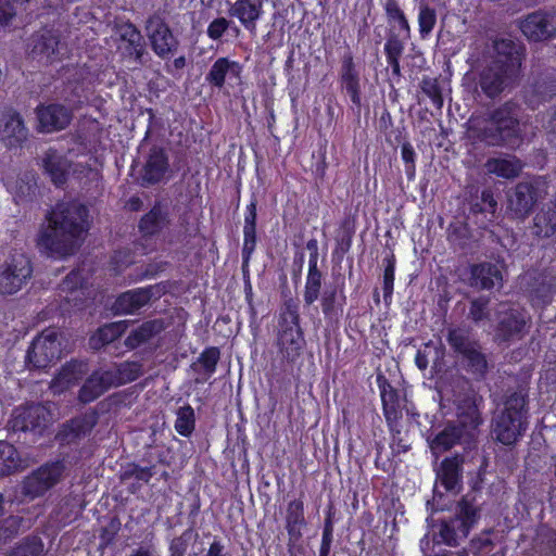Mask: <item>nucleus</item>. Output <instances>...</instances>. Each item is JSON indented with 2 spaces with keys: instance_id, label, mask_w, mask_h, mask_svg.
Returning <instances> with one entry per match:
<instances>
[{
  "instance_id": "1a4fd4ad",
  "label": "nucleus",
  "mask_w": 556,
  "mask_h": 556,
  "mask_svg": "<svg viewBox=\"0 0 556 556\" xmlns=\"http://www.w3.org/2000/svg\"><path fill=\"white\" fill-rule=\"evenodd\" d=\"M61 355L62 349L58 331L54 328H46L30 342L25 364L29 370H45L56 364Z\"/></svg>"
},
{
  "instance_id": "ddd939ff",
  "label": "nucleus",
  "mask_w": 556,
  "mask_h": 556,
  "mask_svg": "<svg viewBox=\"0 0 556 556\" xmlns=\"http://www.w3.org/2000/svg\"><path fill=\"white\" fill-rule=\"evenodd\" d=\"M338 83L342 94L351 102V110L359 115L363 105L362 77L350 50L341 58Z\"/></svg>"
},
{
  "instance_id": "e433bc0d",
  "label": "nucleus",
  "mask_w": 556,
  "mask_h": 556,
  "mask_svg": "<svg viewBox=\"0 0 556 556\" xmlns=\"http://www.w3.org/2000/svg\"><path fill=\"white\" fill-rule=\"evenodd\" d=\"M464 437H470L455 422L448 421L434 437L428 438L429 447L433 454L444 453L459 444Z\"/></svg>"
},
{
  "instance_id": "f704fd0d",
  "label": "nucleus",
  "mask_w": 556,
  "mask_h": 556,
  "mask_svg": "<svg viewBox=\"0 0 556 556\" xmlns=\"http://www.w3.org/2000/svg\"><path fill=\"white\" fill-rule=\"evenodd\" d=\"M556 96V78L553 76L538 77L531 86L525 90V102L532 109L552 100Z\"/></svg>"
},
{
  "instance_id": "69168bd1",
  "label": "nucleus",
  "mask_w": 556,
  "mask_h": 556,
  "mask_svg": "<svg viewBox=\"0 0 556 556\" xmlns=\"http://www.w3.org/2000/svg\"><path fill=\"white\" fill-rule=\"evenodd\" d=\"M97 372V379L100 382V384L103 387L105 392L110 390L113 387H121L116 367L102 370V371H96Z\"/></svg>"
},
{
  "instance_id": "f3484780",
  "label": "nucleus",
  "mask_w": 556,
  "mask_h": 556,
  "mask_svg": "<svg viewBox=\"0 0 556 556\" xmlns=\"http://www.w3.org/2000/svg\"><path fill=\"white\" fill-rule=\"evenodd\" d=\"M529 41L541 42L556 37V12L538 10L529 13L519 25Z\"/></svg>"
},
{
  "instance_id": "cd10ccee",
  "label": "nucleus",
  "mask_w": 556,
  "mask_h": 556,
  "mask_svg": "<svg viewBox=\"0 0 556 556\" xmlns=\"http://www.w3.org/2000/svg\"><path fill=\"white\" fill-rule=\"evenodd\" d=\"M116 29L121 40L126 43L124 48L125 55L138 64H144L146 42L138 27L127 20L118 23Z\"/></svg>"
},
{
  "instance_id": "423d86ee",
  "label": "nucleus",
  "mask_w": 556,
  "mask_h": 556,
  "mask_svg": "<svg viewBox=\"0 0 556 556\" xmlns=\"http://www.w3.org/2000/svg\"><path fill=\"white\" fill-rule=\"evenodd\" d=\"M388 24L387 38L383 52L392 76L400 78L401 58L405 51L406 42L412 37L409 20L402 8L400 0H380Z\"/></svg>"
},
{
  "instance_id": "3c124183",
  "label": "nucleus",
  "mask_w": 556,
  "mask_h": 556,
  "mask_svg": "<svg viewBox=\"0 0 556 556\" xmlns=\"http://www.w3.org/2000/svg\"><path fill=\"white\" fill-rule=\"evenodd\" d=\"M323 280L324 275L319 268L307 270L303 292V300L305 305L311 306L319 299Z\"/></svg>"
},
{
  "instance_id": "09e8293b",
  "label": "nucleus",
  "mask_w": 556,
  "mask_h": 556,
  "mask_svg": "<svg viewBox=\"0 0 556 556\" xmlns=\"http://www.w3.org/2000/svg\"><path fill=\"white\" fill-rule=\"evenodd\" d=\"M174 428L181 437L190 438L192 435L195 430V413L190 404L177 409Z\"/></svg>"
},
{
  "instance_id": "5fc2aeb1",
  "label": "nucleus",
  "mask_w": 556,
  "mask_h": 556,
  "mask_svg": "<svg viewBox=\"0 0 556 556\" xmlns=\"http://www.w3.org/2000/svg\"><path fill=\"white\" fill-rule=\"evenodd\" d=\"M395 264L396 258L393 253L387 255L383 258V277H382V291H383V301L387 306L392 303L393 290H394V279H395Z\"/></svg>"
},
{
  "instance_id": "37998d69",
  "label": "nucleus",
  "mask_w": 556,
  "mask_h": 556,
  "mask_svg": "<svg viewBox=\"0 0 556 556\" xmlns=\"http://www.w3.org/2000/svg\"><path fill=\"white\" fill-rule=\"evenodd\" d=\"M484 167L489 174L505 179H513L519 176L522 166L516 156L490 157Z\"/></svg>"
},
{
  "instance_id": "6e6552de",
  "label": "nucleus",
  "mask_w": 556,
  "mask_h": 556,
  "mask_svg": "<svg viewBox=\"0 0 556 556\" xmlns=\"http://www.w3.org/2000/svg\"><path fill=\"white\" fill-rule=\"evenodd\" d=\"M47 410L40 404L15 407L7 425L8 437L27 444V437L40 434L46 427Z\"/></svg>"
},
{
  "instance_id": "20e7f679",
  "label": "nucleus",
  "mask_w": 556,
  "mask_h": 556,
  "mask_svg": "<svg viewBox=\"0 0 556 556\" xmlns=\"http://www.w3.org/2000/svg\"><path fill=\"white\" fill-rule=\"evenodd\" d=\"M529 426V406L527 395L519 392L509 394L503 409L493 417L491 434L496 443L509 448L522 439Z\"/></svg>"
},
{
  "instance_id": "2f4dec72",
  "label": "nucleus",
  "mask_w": 556,
  "mask_h": 556,
  "mask_svg": "<svg viewBox=\"0 0 556 556\" xmlns=\"http://www.w3.org/2000/svg\"><path fill=\"white\" fill-rule=\"evenodd\" d=\"M60 36L50 29H45L33 36L31 56L39 62L52 63L59 60Z\"/></svg>"
},
{
  "instance_id": "f8f14e48",
  "label": "nucleus",
  "mask_w": 556,
  "mask_h": 556,
  "mask_svg": "<svg viewBox=\"0 0 556 556\" xmlns=\"http://www.w3.org/2000/svg\"><path fill=\"white\" fill-rule=\"evenodd\" d=\"M464 386L465 388L454 393L453 402L456 409V420L453 422L469 435H472L483 422L479 408L483 399L467 380L464 381Z\"/></svg>"
},
{
  "instance_id": "c03bdc74",
  "label": "nucleus",
  "mask_w": 556,
  "mask_h": 556,
  "mask_svg": "<svg viewBox=\"0 0 556 556\" xmlns=\"http://www.w3.org/2000/svg\"><path fill=\"white\" fill-rule=\"evenodd\" d=\"M458 357H460L464 368L468 374L472 375L477 380L485 378L489 364L481 344L466 351Z\"/></svg>"
},
{
  "instance_id": "052dcab7",
  "label": "nucleus",
  "mask_w": 556,
  "mask_h": 556,
  "mask_svg": "<svg viewBox=\"0 0 556 556\" xmlns=\"http://www.w3.org/2000/svg\"><path fill=\"white\" fill-rule=\"evenodd\" d=\"M220 359V351L217 346H208L205 348L199 358L198 362L204 369V371L211 376L216 371L217 364Z\"/></svg>"
},
{
  "instance_id": "393cba45",
  "label": "nucleus",
  "mask_w": 556,
  "mask_h": 556,
  "mask_svg": "<svg viewBox=\"0 0 556 556\" xmlns=\"http://www.w3.org/2000/svg\"><path fill=\"white\" fill-rule=\"evenodd\" d=\"M28 129L22 115L10 109L5 111L0 128V139L8 149H17L27 140Z\"/></svg>"
},
{
  "instance_id": "bf43d9fd",
  "label": "nucleus",
  "mask_w": 556,
  "mask_h": 556,
  "mask_svg": "<svg viewBox=\"0 0 556 556\" xmlns=\"http://www.w3.org/2000/svg\"><path fill=\"white\" fill-rule=\"evenodd\" d=\"M121 386L136 381L142 376V364L136 361H125L115 364Z\"/></svg>"
},
{
  "instance_id": "58836bf2",
  "label": "nucleus",
  "mask_w": 556,
  "mask_h": 556,
  "mask_svg": "<svg viewBox=\"0 0 556 556\" xmlns=\"http://www.w3.org/2000/svg\"><path fill=\"white\" fill-rule=\"evenodd\" d=\"M163 329L164 325L161 319L146 320L129 332L124 344L128 350H135L161 333Z\"/></svg>"
},
{
  "instance_id": "bb28decb",
  "label": "nucleus",
  "mask_w": 556,
  "mask_h": 556,
  "mask_svg": "<svg viewBox=\"0 0 556 556\" xmlns=\"http://www.w3.org/2000/svg\"><path fill=\"white\" fill-rule=\"evenodd\" d=\"M257 205L256 195L252 194L243 214V244L241 249L243 266H248L257 245Z\"/></svg>"
},
{
  "instance_id": "49530a36",
  "label": "nucleus",
  "mask_w": 556,
  "mask_h": 556,
  "mask_svg": "<svg viewBox=\"0 0 556 556\" xmlns=\"http://www.w3.org/2000/svg\"><path fill=\"white\" fill-rule=\"evenodd\" d=\"M172 450L164 444H150L147 445L140 458L144 466H152L156 470L159 465L170 466L172 464Z\"/></svg>"
},
{
  "instance_id": "c9c22d12",
  "label": "nucleus",
  "mask_w": 556,
  "mask_h": 556,
  "mask_svg": "<svg viewBox=\"0 0 556 556\" xmlns=\"http://www.w3.org/2000/svg\"><path fill=\"white\" fill-rule=\"evenodd\" d=\"M503 275L496 264L481 262L470 266V285L480 290H492L502 285Z\"/></svg>"
},
{
  "instance_id": "6ab92c4d",
  "label": "nucleus",
  "mask_w": 556,
  "mask_h": 556,
  "mask_svg": "<svg viewBox=\"0 0 556 556\" xmlns=\"http://www.w3.org/2000/svg\"><path fill=\"white\" fill-rule=\"evenodd\" d=\"M243 65L228 56L217 58L205 75L211 87L222 89L228 84L231 87L242 84Z\"/></svg>"
},
{
  "instance_id": "13d9d810",
  "label": "nucleus",
  "mask_w": 556,
  "mask_h": 556,
  "mask_svg": "<svg viewBox=\"0 0 556 556\" xmlns=\"http://www.w3.org/2000/svg\"><path fill=\"white\" fill-rule=\"evenodd\" d=\"M229 29H232L237 34L240 33V28L233 23V21L228 20L225 16H218L208 23L206 35L211 40L219 41Z\"/></svg>"
},
{
  "instance_id": "72a5a7b5",
  "label": "nucleus",
  "mask_w": 556,
  "mask_h": 556,
  "mask_svg": "<svg viewBox=\"0 0 556 556\" xmlns=\"http://www.w3.org/2000/svg\"><path fill=\"white\" fill-rule=\"evenodd\" d=\"M479 519L480 508L476 504V496L470 493L463 495L455 508L454 521L458 523V533L467 536Z\"/></svg>"
},
{
  "instance_id": "680f3d73",
  "label": "nucleus",
  "mask_w": 556,
  "mask_h": 556,
  "mask_svg": "<svg viewBox=\"0 0 556 556\" xmlns=\"http://www.w3.org/2000/svg\"><path fill=\"white\" fill-rule=\"evenodd\" d=\"M157 473V470H153L152 466H141L136 463H131L127 466L124 477L134 478L135 480L143 483H149L153 476Z\"/></svg>"
},
{
  "instance_id": "8fccbe9b",
  "label": "nucleus",
  "mask_w": 556,
  "mask_h": 556,
  "mask_svg": "<svg viewBox=\"0 0 556 556\" xmlns=\"http://www.w3.org/2000/svg\"><path fill=\"white\" fill-rule=\"evenodd\" d=\"M45 544L38 535L22 539L7 556H43Z\"/></svg>"
},
{
  "instance_id": "6e6d98bb",
  "label": "nucleus",
  "mask_w": 556,
  "mask_h": 556,
  "mask_svg": "<svg viewBox=\"0 0 556 556\" xmlns=\"http://www.w3.org/2000/svg\"><path fill=\"white\" fill-rule=\"evenodd\" d=\"M199 538L198 532L193 526L187 528L180 535L175 536L168 546L169 556H186L191 543Z\"/></svg>"
},
{
  "instance_id": "de8ad7c7",
  "label": "nucleus",
  "mask_w": 556,
  "mask_h": 556,
  "mask_svg": "<svg viewBox=\"0 0 556 556\" xmlns=\"http://www.w3.org/2000/svg\"><path fill=\"white\" fill-rule=\"evenodd\" d=\"M438 21L437 10L428 2L421 1L418 4V33L421 39H428L435 28Z\"/></svg>"
},
{
  "instance_id": "a211bd4d",
  "label": "nucleus",
  "mask_w": 556,
  "mask_h": 556,
  "mask_svg": "<svg viewBox=\"0 0 556 556\" xmlns=\"http://www.w3.org/2000/svg\"><path fill=\"white\" fill-rule=\"evenodd\" d=\"M538 188L528 181H520L507 191V212L516 219H525L538 202Z\"/></svg>"
},
{
  "instance_id": "ea45409f",
  "label": "nucleus",
  "mask_w": 556,
  "mask_h": 556,
  "mask_svg": "<svg viewBox=\"0 0 556 556\" xmlns=\"http://www.w3.org/2000/svg\"><path fill=\"white\" fill-rule=\"evenodd\" d=\"M446 341L456 356L481 344L479 339L472 334L470 328L458 326L448 328Z\"/></svg>"
},
{
  "instance_id": "9d476101",
  "label": "nucleus",
  "mask_w": 556,
  "mask_h": 556,
  "mask_svg": "<svg viewBox=\"0 0 556 556\" xmlns=\"http://www.w3.org/2000/svg\"><path fill=\"white\" fill-rule=\"evenodd\" d=\"M30 257L16 250L0 263V294L12 295L17 293L33 276Z\"/></svg>"
},
{
  "instance_id": "774afa93",
  "label": "nucleus",
  "mask_w": 556,
  "mask_h": 556,
  "mask_svg": "<svg viewBox=\"0 0 556 556\" xmlns=\"http://www.w3.org/2000/svg\"><path fill=\"white\" fill-rule=\"evenodd\" d=\"M16 15V7L10 0H0V28L5 27Z\"/></svg>"
},
{
  "instance_id": "aec40b11",
  "label": "nucleus",
  "mask_w": 556,
  "mask_h": 556,
  "mask_svg": "<svg viewBox=\"0 0 556 556\" xmlns=\"http://www.w3.org/2000/svg\"><path fill=\"white\" fill-rule=\"evenodd\" d=\"M99 421V413L89 408L85 413L75 416L64 422L56 434L61 443H76L89 435Z\"/></svg>"
},
{
  "instance_id": "7ed1b4c3",
  "label": "nucleus",
  "mask_w": 556,
  "mask_h": 556,
  "mask_svg": "<svg viewBox=\"0 0 556 556\" xmlns=\"http://www.w3.org/2000/svg\"><path fill=\"white\" fill-rule=\"evenodd\" d=\"M471 138L486 147H514L521 140L520 106L513 100L505 101L482 117L470 121Z\"/></svg>"
},
{
  "instance_id": "4be33fe9",
  "label": "nucleus",
  "mask_w": 556,
  "mask_h": 556,
  "mask_svg": "<svg viewBox=\"0 0 556 556\" xmlns=\"http://www.w3.org/2000/svg\"><path fill=\"white\" fill-rule=\"evenodd\" d=\"M169 168L167 150L162 146L153 144L149 149L141 170L143 185L154 186L160 184L169 172Z\"/></svg>"
},
{
  "instance_id": "412c9836",
  "label": "nucleus",
  "mask_w": 556,
  "mask_h": 556,
  "mask_svg": "<svg viewBox=\"0 0 556 556\" xmlns=\"http://www.w3.org/2000/svg\"><path fill=\"white\" fill-rule=\"evenodd\" d=\"M38 130L40 132H54L65 129L73 119L72 111L63 104H40L36 108Z\"/></svg>"
},
{
  "instance_id": "0eeeda50",
  "label": "nucleus",
  "mask_w": 556,
  "mask_h": 556,
  "mask_svg": "<svg viewBox=\"0 0 556 556\" xmlns=\"http://www.w3.org/2000/svg\"><path fill=\"white\" fill-rule=\"evenodd\" d=\"M66 466L63 459L48 460L33 469L21 482V494L34 501L45 496L63 479Z\"/></svg>"
},
{
  "instance_id": "f03ea898",
  "label": "nucleus",
  "mask_w": 556,
  "mask_h": 556,
  "mask_svg": "<svg viewBox=\"0 0 556 556\" xmlns=\"http://www.w3.org/2000/svg\"><path fill=\"white\" fill-rule=\"evenodd\" d=\"M525 59L523 48L511 39L494 41V56L478 74L481 92L494 100L505 91L514 89L521 77Z\"/></svg>"
},
{
  "instance_id": "4c0bfd02",
  "label": "nucleus",
  "mask_w": 556,
  "mask_h": 556,
  "mask_svg": "<svg viewBox=\"0 0 556 556\" xmlns=\"http://www.w3.org/2000/svg\"><path fill=\"white\" fill-rule=\"evenodd\" d=\"M167 224L168 213L163 210L161 202L157 201L141 216L138 230L143 238L150 239L159 235Z\"/></svg>"
},
{
  "instance_id": "9b49d317",
  "label": "nucleus",
  "mask_w": 556,
  "mask_h": 556,
  "mask_svg": "<svg viewBox=\"0 0 556 556\" xmlns=\"http://www.w3.org/2000/svg\"><path fill=\"white\" fill-rule=\"evenodd\" d=\"M144 30L153 53L163 61H170L178 52L180 41L165 17L154 12L144 22Z\"/></svg>"
},
{
  "instance_id": "5701e85b",
  "label": "nucleus",
  "mask_w": 556,
  "mask_h": 556,
  "mask_svg": "<svg viewBox=\"0 0 556 556\" xmlns=\"http://www.w3.org/2000/svg\"><path fill=\"white\" fill-rule=\"evenodd\" d=\"M307 527L303 494L287 502L285 510V529L288 534V547L293 548L303 538Z\"/></svg>"
},
{
  "instance_id": "39448f33",
  "label": "nucleus",
  "mask_w": 556,
  "mask_h": 556,
  "mask_svg": "<svg viewBox=\"0 0 556 556\" xmlns=\"http://www.w3.org/2000/svg\"><path fill=\"white\" fill-rule=\"evenodd\" d=\"M275 346L280 362L290 365L296 363L306 348L299 304L293 299L286 300L279 312Z\"/></svg>"
},
{
  "instance_id": "f257e3e1",
  "label": "nucleus",
  "mask_w": 556,
  "mask_h": 556,
  "mask_svg": "<svg viewBox=\"0 0 556 556\" xmlns=\"http://www.w3.org/2000/svg\"><path fill=\"white\" fill-rule=\"evenodd\" d=\"M89 210L79 202L58 203L46 218L48 226L40 230L37 245L50 256L75 254L84 235L89 230Z\"/></svg>"
},
{
  "instance_id": "e2e57ef3",
  "label": "nucleus",
  "mask_w": 556,
  "mask_h": 556,
  "mask_svg": "<svg viewBox=\"0 0 556 556\" xmlns=\"http://www.w3.org/2000/svg\"><path fill=\"white\" fill-rule=\"evenodd\" d=\"M489 303L490 300L486 296H479L473 299L469 305L468 317L476 324H479L480 321L488 319Z\"/></svg>"
},
{
  "instance_id": "4d7b16f0",
  "label": "nucleus",
  "mask_w": 556,
  "mask_h": 556,
  "mask_svg": "<svg viewBox=\"0 0 556 556\" xmlns=\"http://www.w3.org/2000/svg\"><path fill=\"white\" fill-rule=\"evenodd\" d=\"M104 393L105 390L97 379V372H92L80 387L78 400L84 404H88L96 401Z\"/></svg>"
},
{
  "instance_id": "79ce46f5",
  "label": "nucleus",
  "mask_w": 556,
  "mask_h": 556,
  "mask_svg": "<svg viewBox=\"0 0 556 556\" xmlns=\"http://www.w3.org/2000/svg\"><path fill=\"white\" fill-rule=\"evenodd\" d=\"M126 330L123 321L105 324L97 329L89 338V348L93 351H100L105 345L119 339Z\"/></svg>"
},
{
  "instance_id": "473e14b6",
  "label": "nucleus",
  "mask_w": 556,
  "mask_h": 556,
  "mask_svg": "<svg viewBox=\"0 0 556 556\" xmlns=\"http://www.w3.org/2000/svg\"><path fill=\"white\" fill-rule=\"evenodd\" d=\"M42 169L55 187H63L68 180L72 162L56 150L49 149L42 157Z\"/></svg>"
},
{
  "instance_id": "338daca9",
  "label": "nucleus",
  "mask_w": 556,
  "mask_h": 556,
  "mask_svg": "<svg viewBox=\"0 0 556 556\" xmlns=\"http://www.w3.org/2000/svg\"><path fill=\"white\" fill-rule=\"evenodd\" d=\"M540 536L546 555L556 556V530L546 528L541 532Z\"/></svg>"
},
{
  "instance_id": "c756f323",
  "label": "nucleus",
  "mask_w": 556,
  "mask_h": 556,
  "mask_svg": "<svg viewBox=\"0 0 556 556\" xmlns=\"http://www.w3.org/2000/svg\"><path fill=\"white\" fill-rule=\"evenodd\" d=\"M530 232L538 240L556 239V202L549 201L542 205L533 216Z\"/></svg>"
},
{
  "instance_id": "dca6fc26",
  "label": "nucleus",
  "mask_w": 556,
  "mask_h": 556,
  "mask_svg": "<svg viewBox=\"0 0 556 556\" xmlns=\"http://www.w3.org/2000/svg\"><path fill=\"white\" fill-rule=\"evenodd\" d=\"M376 382L380 392L382 413L393 441H395V434L401 433L400 421L403 418L400 393L382 372L377 374Z\"/></svg>"
},
{
  "instance_id": "a19ab883",
  "label": "nucleus",
  "mask_w": 556,
  "mask_h": 556,
  "mask_svg": "<svg viewBox=\"0 0 556 556\" xmlns=\"http://www.w3.org/2000/svg\"><path fill=\"white\" fill-rule=\"evenodd\" d=\"M462 462L457 456L445 457L440 465L438 479L445 491H454L462 481Z\"/></svg>"
},
{
  "instance_id": "603ef678",
  "label": "nucleus",
  "mask_w": 556,
  "mask_h": 556,
  "mask_svg": "<svg viewBox=\"0 0 556 556\" xmlns=\"http://www.w3.org/2000/svg\"><path fill=\"white\" fill-rule=\"evenodd\" d=\"M84 364L77 359H71L62 365L54 378V382L62 388H68L75 384L83 375Z\"/></svg>"
},
{
  "instance_id": "c85d7f7f",
  "label": "nucleus",
  "mask_w": 556,
  "mask_h": 556,
  "mask_svg": "<svg viewBox=\"0 0 556 556\" xmlns=\"http://www.w3.org/2000/svg\"><path fill=\"white\" fill-rule=\"evenodd\" d=\"M154 286L140 287L122 292L114 301L116 315H132L147 306L153 298Z\"/></svg>"
},
{
  "instance_id": "a878e982",
  "label": "nucleus",
  "mask_w": 556,
  "mask_h": 556,
  "mask_svg": "<svg viewBox=\"0 0 556 556\" xmlns=\"http://www.w3.org/2000/svg\"><path fill=\"white\" fill-rule=\"evenodd\" d=\"M497 210V201L492 188L482 189L480 195H470L468 200V215L475 218L479 227L485 228L488 223L493 222Z\"/></svg>"
},
{
  "instance_id": "2eb2a0df",
  "label": "nucleus",
  "mask_w": 556,
  "mask_h": 556,
  "mask_svg": "<svg viewBox=\"0 0 556 556\" xmlns=\"http://www.w3.org/2000/svg\"><path fill=\"white\" fill-rule=\"evenodd\" d=\"M531 317L522 308L510 307L497 314L494 336L500 343L521 340L528 332Z\"/></svg>"
},
{
  "instance_id": "7c9ffc66",
  "label": "nucleus",
  "mask_w": 556,
  "mask_h": 556,
  "mask_svg": "<svg viewBox=\"0 0 556 556\" xmlns=\"http://www.w3.org/2000/svg\"><path fill=\"white\" fill-rule=\"evenodd\" d=\"M321 312L326 320L337 323L343 316L346 305L344 285H329L320 293Z\"/></svg>"
},
{
  "instance_id": "4468645a",
  "label": "nucleus",
  "mask_w": 556,
  "mask_h": 556,
  "mask_svg": "<svg viewBox=\"0 0 556 556\" xmlns=\"http://www.w3.org/2000/svg\"><path fill=\"white\" fill-rule=\"evenodd\" d=\"M523 287L531 305L545 308L556 298V275L546 270H529L523 276Z\"/></svg>"
},
{
  "instance_id": "0e129e2a",
  "label": "nucleus",
  "mask_w": 556,
  "mask_h": 556,
  "mask_svg": "<svg viewBox=\"0 0 556 556\" xmlns=\"http://www.w3.org/2000/svg\"><path fill=\"white\" fill-rule=\"evenodd\" d=\"M353 238L352 236H346L342 233H338L336 236V245L332 251V257L334 261L341 263L345 256V254L349 253V251L352 248L353 244Z\"/></svg>"
},
{
  "instance_id": "864d4df0",
  "label": "nucleus",
  "mask_w": 556,
  "mask_h": 556,
  "mask_svg": "<svg viewBox=\"0 0 556 556\" xmlns=\"http://www.w3.org/2000/svg\"><path fill=\"white\" fill-rule=\"evenodd\" d=\"M419 87L437 110H441L443 108V89L439 77L422 76Z\"/></svg>"
},
{
  "instance_id": "b1692460",
  "label": "nucleus",
  "mask_w": 556,
  "mask_h": 556,
  "mask_svg": "<svg viewBox=\"0 0 556 556\" xmlns=\"http://www.w3.org/2000/svg\"><path fill=\"white\" fill-rule=\"evenodd\" d=\"M265 0H236L230 4L228 14L239 21L240 25L251 35L257 29V23L264 15Z\"/></svg>"
},
{
  "instance_id": "a18cd8bd",
  "label": "nucleus",
  "mask_w": 556,
  "mask_h": 556,
  "mask_svg": "<svg viewBox=\"0 0 556 556\" xmlns=\"http://www.w3.org/2000/svg\"><path fill=\"white\" fill-rule=\"evenodd\" d=\"M23 467L17 448L7 441H0V478L10 476Z\"/></svg>"
}]
</instances>
